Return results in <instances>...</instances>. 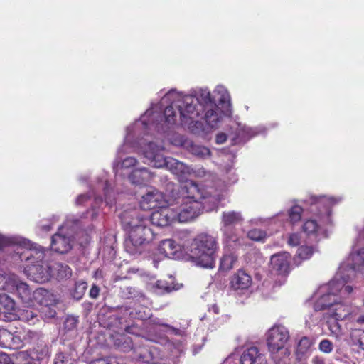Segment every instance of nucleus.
<instances>
[{
	"label": "nucleus",
	"instance_id": "obj_4",
	"mask_svg": "<svg viewBox=\"0 0 364 364\" xmlns=\"http://www.w3.org/2000/svg\"><path fill=\"white\" fill-rule=\"evenodd\" d=\"M188 259L196 266L213 269L215 267L218 242L208 234H200L192 241L183 245Z\"/></svg>",
	"mask_w": 364,
	"mask_h": 364
},
{
	"label": "nucleus",
	"instance_id": "obj_52",
	"mask_svg": "<svg viewBox=\"0 0 364 364\" xmlns=\"http://www.w3.org/2000/svg\"><path fill=\"white\" fill-rule=\"evenodd\" d=\"M166 331L171 334H177L178 330L166 324L161 323V333Z\"/></svg>",
	"mask_w": 364,
	"mask_h": 364
},
{
	"label": "nucleus",
	"instance_id": "obj_13",
	"mask_svg": "<svg viewBox=\"0 0 364 364\" xmlns=\"http://www.w3.org/2000/svg\"><path fill=\"white\" fill-rule=\"evenodd\" d=\"M290 255L287 252H280L272 256L270 264L272 271L277 274H286L289 271Z\"/></svg>",
	"mask_w": 364,
	"mask_h": 364
},
{
	"label": "nucleus",
	"instance_id": "obj_57",
	"mask_svg": "<svg viewBox=\"0 0 364 364\" xmlns=\"http://www.w3.org/2000/svg\"><path fill=\"white\" fill-rule=\"evenodd\" d=\"M64 358L65 356L62 353L57 354L54 359V364H63Z\"/></svg>",
	"mask_w": 364,
	"mask_h": 364
},
{
	"label": "nucleus",
	"instance_id": "obj_2",
	"mask_svg": "<svg viewBox=\"0 0 364 364\" xmlns=\"http://www.w3.org/2000/svg\"><path fill=\"white\" fill-rule=\"evenodd\" d=\"M159 107L153 104L139 120L127 128L124 144L118 149V154L128 151L127 149L129 148H139L144 156V163L159 167V148L157 141L152 139V134L159 132Z\"/></svg>",
	"mask_w": 364,
	"mask_h": 364
},
{
	"label": "nucleus",
	"instance_id": "obj_11",
	"mask_svg": "<svg viewBox=\"0 0 364 364\" xmlns=\"http://www.w3.org/2000/svg\"><path fill=\"white\" fill-rule=\"evenodd\" d=\"M159 194L156 190L149 191L144 195L140 201V206L144 210H151L153 212L149 215L151 223L159 226Z\"/></svg>",
	"mask_w": 364,
	"mask_h": 364
},
{
	"label": "nucleus",
	"instance_id": "obj_54",
	"mask_svg": "<svg viewBox=\"0 0 364 364\" xmlns=\"http://www.w3.org/2000/svg\"><path fill=\"white\" fill-rule=\"evenodd\" d=\"M227 140L226 135L223 133H220L217 134L215 138V141L218 144H222L225 142Z\"/></svg>",
	"mask_w": 364,
	"mask_h": 364
},
{
	"label": "nucleus",
	"instance_id": "obj_53",
	"mask_svg": "<svg viewBox=\"0 0 364 364\" xmlns=\"http://www.w3.org/2000/svg\"><path fill=\"white\" fill-rule=\"evenodd\" d=\"M12 363L10 357L4 353H0V364H11Z\"/></svg>",
	"mask_w": 364,
	"mask_h": 364
},
{
	"label": "nucleus",
	"instance_id": "obj_33",
	"mask_svg": "<svg viewBox=\"0 0 364 364\" xmlns=\"http://www.w3.org/2000/svg\"><path fill=\"white\" fill-rule=\"evenodd\" d=\"M348 321L350 332H352V328H360L364 326V313L360 309L353 310L350 311Z\"/></svg>",
	"mask_w": 364,
	"mask_h": 364
},
{
	"label": "nucleus",
	"instance_id": "obj_62",
	"mask_svg": "<svg viewBox=\"0 0 364 364\" xmlns=\"http://www.w3.org/2000/svg\"><path fill=\"white\" fill-rule=\"evenodd\" d=\"M210 311H213L215 314H217L219 313V308L216 305H213Z\"/></svg>",
	"mask_w": 364,
	"mask_h": 364
},
{
	"label": "nucleus",
	"instance_id": "obj_16",
	"mask_svg": "<svg viewBox=\"0 0 364 364\" xmlns=\"http://www.w3.org/2000/svg\"><path fill=\"white\" fill-rule=\"evenodd\" d=\"M161 168H166L176 175H186L190 173V168L185 164L171 157L161 159Z\"/></svg>",
	"mask_w": 364,
	"mask_h": 364
},
{
	"label": "nucleus",
	"instance_id": "obj_27",
	"mask_svg": "<svg viewBox=\"0 0 364 364\" xmlns=\"http://www.w3.org/2000/svg\"><path fill=\"white\" fill-rule=\"evenodd\" d=\"M214 95L221 105L222 109H224V112L230 113V95L228 90L223 85H218L214 90Z\"/></svg>",
	"mask_w": 364,
	"mask_h": 364
},
{
	"label": "nucleus",
	"instance_id": "obj_48",
	"mask_svg": "<svg viewBox=\"0 0 364 364\" xmlns=\"http://www.w3.org/2000/svg\"><path fill=\"white\" fill-rule=\"evenodd\" d=\"M338 320L333 321L332 323L329 322V329L331 330V333L336 336H338V335L341 333V328L339 323H338Z\"/></svg>",
	"mask_w": 364,
	"mask_h": 364
},
{
	"label": "nucleus",
	"instance_id": "obj_23",
	"mask_svg": "<svg viewBox=\"0 0 364 364\" xmlns=\"http://www.w3.org/2000/svg\"><path fill=\"white\" fill-rule=\"evenodd\" d=\"M14 309V301L6 294L0 295V320L5 318H12Z\"/></svg>",
	"mask_w": 364,
	"mask_h": 364
},
{
	"label": "nucleus",
	"instance_id": "obj_31",
	"mask_svg": "<svg viewBox=\"0 0 364 364\" xmlns=\"http://www.w3.org/2000/svg\"><path fill=\"white\" fill-rule=\"evenodd\" d=\"M20 237H6L0 234V268L2 267L8 258L5 255L4 247L10 245H18Z\"/></svg>",
	"mask_w": 364,
	"mask_h": 364
},
{
	"label": "nucleus",
	"instance_id": "obj_51",
	"mask_svg": "<svg viewBox=\"0 0 364 364\" xmlns=\"http://www.w3.org/2000/svg\"><path fill=\"white\" fill-rule=\"evenodd\" d=\"M77 319L74 316H69L66 318L65 325L66 328H73L76 326Z\"/></svg>",
	"mask_w": 364,
	"mask_h": 364
},
{
	"label": "nucleus",
	"instance_id": "obj_30",
	"mask_svg": "<svg viewBox=\"0 0 364 364\" xmlns=\"http://www.w3.org/2000/svg\"><path fill=\"white\" fill-rule=\"evenodd\" d=\"M201 193L203 194L201 200H203V202H201L202 208L203 207L208 212L217 210L218 205L222 199L221 196L218 194L212 195L208 192L203 193L202 191Z\"/></svg>",
	"mask_w": 364,
	"mask_h": 364
},
{
	"label": "nucleus",
	"instance_id": "obj_39",
	"mask_svg": "<svg viewBox=\"0 0 364 364\" xmlns=\"http://www.w3.org/2000/svg\"><path fill=\"white\" fill-rule=\"evenodd\" d=\"M314 253V250L311 247L301 246L296 252V255L301 259H307L311 257Z\"/></svg>",
	"mask_w": 364,
	"mask_h": 364
},
{
	"label": "nucleus",
	"instance_id": "obj_6",
	"mask_svg": "<svg viewBox=\"0 0 364 364\" xmlns=\"http://www.w3.org/2000/svg\"><path fill=\"white\" fill-rule=\"evenodd\" d=\"M267 345L275 364H289L290 351L285 348L289 340V330L282 325H274L267 332Z\"/></svg>",
	"mask_w": 364,
	"mask_h": 364
},
{
	"label": "nucleus",
	"instance_id": "obj_43",
	"mask_svg": "<svg viewBox=\"0 0 364 364\" xmlns=\"http://www.w3.org/2000/svg\"><path fill=\"white\" fill-rule=\"evenodd\" d=\"M302 208L299 205L292 207L289 211V218L291 222L296 223L300 220L302 213Z\"/></svg>",
	"mask_w": 364,
	"mask_h": 364
},
{
	"label": "nucleus",
	"instance_id": "obj_1",
	"mask_svg": "<svg viewBox=\"0 0 364 364\" xmlns=\"http://www.w3.org/2000/svg\"><path fill=\"white\" fill-rule=\"evenodd\" d=\"M161 104L165 106L164 116L168 124L188 126L189 128L193 122L198 123L201 113L211 128H217L223 116L230 114L224 112V109L218 107L206 88L197 90L195 96L171 90L161 99Z\"/></svg>",
	"mask_w": 364,
	"mask_h": 364
},
{
	"label": "nucleus",
	"instance_id": "obj_24",
	"mask_svg": "<svg viewBox=\"0 0 364 364\" xmlns=\"http://www.w3.org/2000/svg\"><path fill=\"white\" fill-rule=\"evenodd\" d=\"M50 268L52 269V277L57 280H63L70 278L72 276L70 267L61 262H51Z\"/></svg>",
	"mask_w": 364,
	"mask_h": 364
},
{
	"label": "nucleus",
	"instance_id": "obj_59",
	"mask_svg": "<svg viewBox=\"0 0 364 364\" xmlns=\"http://www.w3.org/2000/svg\"><path fill=\"white\" fill-rule=\"evenodd\" d=\"M40 228L42 231L48 232L51 229V225L47 223L41 222V224L40 225Z\"/></svg>",
	"mask_w": 364,
	"mask_h": 364
},
{
	"label": "nucleus",
	"instance_id": "obj_61",
	"mask_svg": "<svg viewBox=\"0 0 364 364\" xmlns=\"http://www.w3.org/2000/svg\"><path fill=\"white\" fill-rule=\"evenodd\" d=\"M108 186H109V184H108L107 180H105L104 185H103V189L105 191V193L106 196H107V193Z\"/></svg>",
	"mask_w": 364,
	"mask_h": 364
},
{
	"label": "nucleus",
	"instance_id": "obj_47",
	"mask_svg": "<svg viewBox=\"0 0 364 364\" xmlns=\"http://www.w3.org/2000/svg\"><path fill=\"white\" fill-rule=\"evenodd\" d=\"M87 289V284L85 282H78L75 284V296L80 298L81 296L85 293Z\"/></svg>",
	"mask_w": 364,
	"mask_h": 364
},
{
	"label": "nucleus",
	"instance_id": "obj_50",
	"mask_svg": "<svg viewBox=\"0 0 364 364\" xmlns=\"http://www.w3.org/2000/svg\"><path fill=\"white\" fill-rule=\"evenodd\" d=\"M300 242V237L298 234H291L290 235L288 244L291 246H296Z\"/></svg>",
	"mask_w": 364,
	"mask_h": 364
},
{
	"label": "nucleus",
	"instance_id": "obj_25",
	"mask_svg": "<svg viewBox=\"0 0 364 364\" xmlns=\"http://www.w3.org/2000/svg\"><path fill=\"white\" fill-rule=\"evenodd\" d=\"M152 178L151 172L146 168H135L128 176L129 181L134 185H141Z\"/></svg>",
	"mask_w": 364,
	"mask_h": 364
},
{
	"label": "nucleus",
	"instance_id": "obj_35",
	"mask_svg": "<svg viewBox=\"0 0 364 364\" xmlns=\"http://www.w3.org/2000/svg\"><path fill=\"white\" fill-rule=\"evenodd\" d=\"M350 338L355 345L364 350V329L352 328V332H350Z\"/></svg>",
	"mask_w": 364,
	"mask_h": 364
},
{
	"label": "nucleus",
	"instance_id": "obj_17",
	"mask_svg": "<svg viewBox=\"0 0 364 364\" xmlns=\"http://www.w3.org/2000/svg\"><path fill=\"white\" fill-rule=\"evenodd\" d=\"M224 249L234 250L242 245V237L239 236L235 228H222Z\"/></svg>",
	"mask_w": 364,
	"mask_h": 364
},
{
	"label": "nucleus",
	"instance_id": "obj_45",
	"mask_svg": "<svg viewBox=\"0 0 364 364\" xmlns=\"http://www.w3.org/2000/svg\"><path fill=\"white\" fill-rule=\"evenodd\" d=\"M318 348L324 353H330L333 351V345L328 339H323L318 344Z\"/></svg>",
	"mask_w": 364,
	"mask_h": 364
},
{
	"label": "nucleus",
	"instance_id": "obj_18",
	"mask_svg": "<svg viewBox=\"0 0 364 364\" xmlns=\"http://www.w3.org/2000/svg\"><path fill=\"white\" fill-rule=\"evenodd\" d=\"M348 296L346 295L343 297L338 296V300L333 304L331 309H329L330 316L336 320H348L351 311H350L348 306L341 301V299L346 298Z\"/></svg>",
	"mask_w": 364,
	"mask_h": 364
},
{
	"label": "nucleus",
	"instance_id": "obj_63",
	"mask_svg": "<svg viewBox=\"0 0 364 364\" xmlns=\"http://www.w3.org/2000/svg\"><path fill=\"white\" fill-rule=\"evenodd\" d=\"M359 237L360 238H363L364 239V230L363 232H360L359 233Z\"/></svg>",
	"mask_w": 364,
	"mask_h": 364
},
{
	"label": "nucleus",
	"instance_id": "obj_20",
	"mask_svg": "<svg viewBox=\"0 0 364 364\" xmlns=\"http://www.w3.org/2000/svg\"><path fill=\"white\" fill-rule=\"evenodd\" d=\"M33 294L34 299L43 306H55L58 301L56 295L45 289H38Z\"/></svg>",
	"mask_w": 364,
	"mask_h": 364
},
{
	"label": "nucleus",
	"instance_id": "obj_60",
	"mask_svg": "<svg viewBox=\"0 0 364 364\" xmlns=\"http://www.w3.org/2000/svg\"><path fill=\"white\" fill-rule=\"evenodd\" d=\"M88 364H109L107 360L104 358L96 359Z\"/></svg>",
	"mask_w": 364,
	"mask_h": 364
},
{
	"label": "nucleus",
	"instance_id": "obj_14",
	"mask_svg": "<svg viewBox=\"0 0 364 364\" xmlns=\"http://www.w3.org/2000/svg\"><path fill=\"white\" fill-rule=\"evenodd\" d=\"M183 249L179 244L172 239L161 241V255L165 257L178 259L182 257Z\"/></svg>",
	"mask_w": 364,
	"mask_h": 364
},
{
	"label": "nucleus",
	"instance_id": "obj_42",
	"mask_svg": "<svg viewBox=\"0 0 364 364\" xmlns=\"http://www.w3.org/2000/svg\"><path fill=\"white\" fill-rule=\"evenodd\" d=\"M1 335L9 337L12 344L15 346L16 348H19L23 345V338L19 334H11L6 331H3Z\"/></svg>",
	"mask_w": 364,
	"mask_h": 364
},
{
	"label": "nucleus",
	"instance_id": "obj_64",
	"mask_svg": "<svg viewBox=\"0 0 364 364\" xmlns=\"http://www.w3.org/2000/svg\"><path fill=\"white\" fill-rule=\"evenodd\" d=\"M154 266L155 267H157V262L154 261Z\"/></svg>",
	"mask_w": 364,
	"mask_h": 364
},
{
	"label": "nucleus",
	"instance_id": "obj_36",
	"mask_svg": "<svg viewBox=\"0 0 364 364\" xmlns=\"http://www.w3.org/2000/svg\"><path fill=\"white\" fill-rule=\"evenodd\" d=\"M137 163L138 161L136 158L128 156L124 159L121 163H118L117 166H114V168L117 171L119 169H128L136 166Z\"/></svg>",
	"mask_w": 364,
	"mask_h": 364
},
{
	"label": "nucleus",
	"instance_id": "obj_49",
	"mask_svg": "<svg viewBox=\"0 0 364 364\" xmlns=\"http://www.w3.org/2000/svg\"><path fill=\"white\" fill-rule=\"evenodd\" d=\"M53 306H43L42 308V313L48 318L54 317L56 314V311Z\"/></svg>",
	"mask_w": 364,
	"mask_h": 364
},
{
	"label": "nucleus",
	"instance_id": "obj_58",
	"mask_svg": "<svg viewBox=\"0 0 364 364\" xmlns=\"http://www.w3.org/2000/svg\"><path fill=\"white\" fill-rule=\"evenodd\" d=\"M311 362H312V364H325L324 358L323 357L318 356V355L314 356L312 358Z\"/></svg>",
	"mask_w": 364,
	"mask_h": 364
},
{
	"label": "nucleus",
	"instance_id": "obj_3",
	"mask_svg": "<svg viewBox=\"0 0 364 364\" xmlns=\"http://www.w3.org/2000/svg\"><path fill=\"white\" fill-rule=\"evenodd\" d=\"M352 277L348 268L341 271L340 266L335 279L328 284L320 287L316 292L317 299L314 306L315 311L331 309L338 300V296L343 297L350 295L353 291V287L346 283Z\"/></svg>",
	"mask_w": 364,
	"mask_h": 364
},
{
	"label": "nucleus",
	"instance_id": "obj_22",
	"mask_svg": "<svg viewBox=\"0 0 364 364\" xmlns=\"http://www.w3.org/2000/svg\"><path fill=\"white\" fill-rule=\"evenodd\" d=\"M244 218L241 212L230 210L222 213L221 222L223 228H234L233 226L241 223Z\"/></svg>",
	"mask_w": 364,
	"mask_h": 364
},
{
	"label": "nucleus",
	"instance_id": "obj_7",
	"mask_svg": "<svg viewBox=\"0 0 364 364\" xmlns=\"http://www.w3.org/2000/svg\"><path fill=\"white\" fill-rule=\"evenodd\" d=\"M122 221L129 231L130 243L135 247L153 238L152 230L144 225V217H141L136 211L124 213Z\"/></svg>",
	"mask_w": 364,
	"mask_h": 364
},
{
	"label": "nucleus",
	"instance_id": "obj_28",
	"mask_svg": "<svg viewBox=\"0 0 364 364\" xmlns=\"http://www.w3.org/2000/svg\"><path fill=\"white\" fill-rule=\"evenodd\" d=\"M14 290L11 292L16 294L23 302L28 303L31 299L32 291L28 285L18 277L14 284Z\"/></svg>",
	"mask_w": 364,
	"mask_h": 364
},
{
	"label": "nucleus",
	"instance_id": "obj_41",
	"mask_svg": "<svg viewBox=\"0 0 364 364\" xmlns=\"http://www.w3.org/2000/svg\"><path fill=\"white\" fill-rule=\"evenodd\" d=\"M19 318L31 323H34L37 320L36 314L32 310H23L20 312Z\"/></svg>",
	"mask_w": 364,
	"mask_h": 364
},
{
	"label": "nucleus",
	"instance_id": "obj_26",
	"mask_svg": "<svg viewBox=\"0 0 364 364\" xmlns=\"http://www.w3.org/2000/svg\"><path fill=\"white\" fill-rule=\"evenodd\" d=\"M225 252L220 260V269L228 272L232 269L237 262V255L234 250L224 249Z\"/></svg>",
	"mask_w": 364,
	"mask_h": 364
},
{
	"label": "nucleus",
	"instance_id": "obj_44",
	"mask_svg": "<svg viewBox=\"0 0 364 364\" xmlns=\"http://www.w3.org/2000/svg\"><path fill=\"white\" fill-rule=\"evenodd\" d=\"M267 234L264 231L259 229H252L247 233V236L252 240L259 241L266 237Z\"/></svg>",
	"mask_w": 364,
	"mask_h": 364
},
{
	"label": "nucleus",
	"instance_id": "obj_5",
	"mask_svg": "<svg viewBox=\"0 0 364 364\" xmlns=\"http://www.w3.org/2000/svg\"><path fill=\"white\" fill-rule=\"evenodd\" d=\"M177 194L175 198L179 209V222L186 223L197 218L202 210L203 196L198 186L193 181H186Z\"/></svg>",
	"mask_w": 364,
	"mask_h": 364
},
{
	"label": "nucleus",
	"instance_id": "obj_10",
	"mask_svg": "<svg viewBox=\"0 0 364 364\" xmlns=\"http://www.w3.org/2000/svg\"><path fill=\"white\" fill-rule=\"evenodd\" d=\"M69 225L66 223L58 229V232L51 239V249L55 252L65 254L73 247V232L68 230Z\"/></svg>",
	"mask_w": 364,
	"mask_h": 364
},
{
	"label": "nucleus",
	"instance_id": "obj_21",
	"mask_svg": "<svg viewBox=\"0 0 364 364\" xmlns=\"http://www.w3.org/2000/svg\"><path fill=\"white\" fill-rule=\"evenodd\" d=\"M339 200L336 199L333 197H326L322 196L321 198L316 197H311L310 198V204H311V211L314 212L313 207L316 205L317 208H323V210H319V213H325L326 214H329V208L331 205L337 203Z\"/></svg>",
	"mask_w": 364,
	"mask_h": 364
},
{
	"label": "nucleus",
	"instance_id": "obj_32",
	"mask_svg": "<svg viewBox=\"0 0 364 364\" xmlns=\"http://www.w3.org/2000/svg\"><path fill=\"white\" fill-rule=\"evenodd\" d=\"M185 149L193 155L201 159H205L210 155V151L208 148L195 144L192 141L185 143Z\"/></svg>",
	"mask_w": 364,
	"mask_h": 364
},
{
	"label": "nucleus",
	"instance_id": "obj_38",
	"mask_svg": "<svg viewBox=\"0 0 364 364\" xmlns=\"http://www.w3.org/2000/svg\"><path fill=\"white\" fill-rule=\"evenodd\" d=\"M239 131L237 136L240 138L252 137L257 134V132L252 128L247 127L245 125L238 124Z\"/></svg>",
	"mask_w": 364,
	"mask_h": 364
},
{
	"label": "nucleus",
	"instance_id": "obj_55",
	"mask_svg": "<svg viewBox=\"0 0 364 364\" xmlns=\"http://www.w3.org/2000/svg\"><path fill=\"white\" fill-rule=\"evenodd\" d=\"M100 289L98 287L94 285L92 287L90 291V297L93 299H96L99 295Z\"/></svg>",
	"mask_w": 364,
	"mask_h": 364
},
{
	"label": "nucleus",
	"instance_id": "obj_9",
	"mask_svg": "<svg viewBox=\"0 0 364 364\" xmlns=\"http://www.w3.org/2000/svg\"><path fill=\"white\" fill-rule=\"evenodd\" d=\"M18 245L26 249L20 253L21 260L28 262L31 265L42 262L50 253L44 247L25 238L20 237Z\"/></svg>",
	"mask_w": 364,
	"mask_h": 364
},
{
	"label": "nucleus",
	"instance_id": "obj_40",
	"mask_svg": "<svg viewBox=\"0 0 364 364\" xmlns=\"http://www.w3.org/2000/svg\"><path fill=\"white\" fill-rule=\"evenodd\" d=\"M311 346V342L307 337H303L301 338L298 343L296 352L299 354H304L307 352Z\"/></svg>",
	"mask_w": 364,
	"mask_h": 364
},
{
	"label": "nucleus",
	"instance_id": "obj_37",
	"mask_svg": "<svg viewBox=\"0 0 364 364\" xmlns=\"http://www.w3.org/2000/svg\"><path fill=\"white\" fill-rule=\"evenodd\" d=\"M182 286V284L175 283L173 281L171 282V284L165 282L163 285H161V294H169L174 291H178Z\"/></svg>",
	"mask_w": 364,
	"mask_h": 364
},
{
	"label": "nucleus",
	"instance_id": "obj_8",
	"mask_svg": "<svg viewBox=\"0 0 364 364\" xmlns=\"http://www.w3.org/2000/svg\"><path fill=\"white\" fill-rule=\"evenodd\" d=\"M176 186L172 183L166 185V193L161 197V226H167L179 221V209L176 204Z\"/></svg>",
	"mask_w": 364,
	"mask_h": 364
},
{
	"label": "nucleus",
	"instance_id": "obj_29",
	"mask_svg": "<svg viewBox=\"0 0 364 364\" xmlns=\"http://www.w3.org/2000/svg\"><path fill=\"white\" fill-rule=\"evenodd\" d=\"M18 277L10 272L0 273V290L11 293Z\"/></svg>",
	"mask_w": 364,
	"mask_h": 364
},
{
	"label": "nucleus",
	"instance_id": "obj_34",
	"mask_svg": "<svg viewBox=\"0 0 364 364\" xmlns=\"http://www.w3.org/2000/svg\"><path fill=\"white\" fill-rule=\"evenodd\" d=\"M303 230L312 240H316L319 233V226L314 220H309L303 225Z\"/></svg>",
	"mask_w": 364,
	"mask_h": 364
},
{
	"label": "nucleus",
	"instance_id": "obj_46",
	"mask_svg": "<svg viewBox=\"0 0 364 364\" xmlns=\"http://www.w3.org/2000/svg\"><path fill=\"white\" fill-rule=\"evenodd\" d=\"M190 141V140L186 139L181 134H175L171 139V143L177 146H183L185 148V143Z\"/></svg>",
	"mask_w": 364,
	"mask_h": 364
},
{
	"label": "nucleus",
	"instance_id": "obj_56",
	"mask_svg": "<svg viewBox=\"0 0 364 364\" xmlns=\"http://www.w3.org/2000/svg\"><path fill=\"white\" fill-rule=\"evenodd\" d=\"M89 198V196L86 194L80 195L76 199L77 205H82L85 201Z\"/></svg>",
	"mask_w": 364,
	"mask_h": 364
},
{
	"label": "nucleus",
	"instance_id": "obj_12",
	"mask_svg": "<svg viewBox=\"0 0 364 364\" xmlns=\"http://www.w3.org/2000/svg\"><path fill=\"white\" fill-rule=\"evenodd\" d=\"M51 263L43 260L36 264L30 265L26 269L31 279L38 283H43L52 278Z\"/></svg>",
	"mask_w": 364,
	"mask_h": 364
},
{
	"label": "nucleus",
	"instance_id": "obj_19",
	"mask_svg": "<svg viewBox=\"0 0 364 364\" xmlns=\"http://www.w3.org/2000/svg\"><path fill=\"white\" fill-rule=\"evenodd\" d=\"M230 284L234 289H247L252 284V277L244 270L240 269L232 277Z\"/></svg>",
	"mask_w": 364,
	"mask_h": 364
},
{
	"label": "nucleus",
	"instance_id": "obj_15",
	"mask_svg": "<svg viewBox=\"0 0 364 364\" xmlns=\"http://www.w3.org/2000/svg\"><path fill=\"white\" fill-rule=\"evenodd\" d=\"M240 364H267L264 355L257 347H250L243 351Z\"/></svg>",
	"mask_w": 364,
	"mask_h": 364
}]
</instances>
